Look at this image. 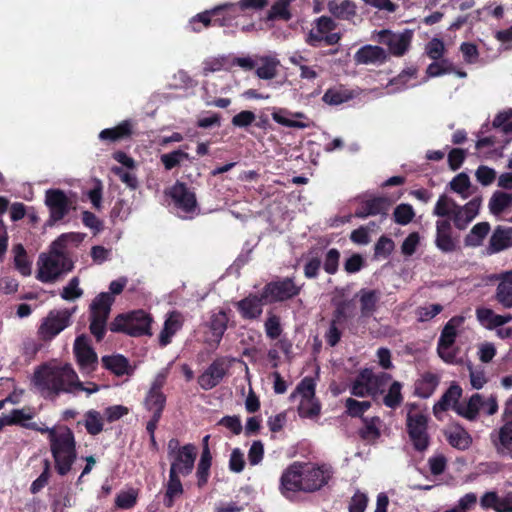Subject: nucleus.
<instances>
[{"instance_id":"49","label":"nucleus","mask_w":512,"mask_h":512,"mask_svg":"<svg viewBox=\"0 0 512 512\" xmlns=\"http://www.w3.org/2000/svg\"><path fill=\"white\" fill-rule=\"evenodd\" d=\"M192 160L193 158L182 149H176L160 156V161L166 170H172L184 162H192Z\"/></svg>"},{"instance_id":"9","label":"nucleus","mask_w":512,"mask_h":512,"mask_svg":"<svg viewBox=\"0 0 512 512\" xmlns=\"http://www.w3.org/2000/svg\"><path fill=\"white\" fill-rule=\"evenodd\" d=\"M498 398L495 394L484 396L474 393L467 400L461 401L456 407V413L470 421L476 420L481 414L492 416L498 411Z\"/></svg>"},{"instance_id":"38","label":"nucleus","mask_w":512,"mask_h":512,"mask_svg":"<svg viewBox=\"0 0 512 512\" xmlns=\"http://www.w3.org/2000/svg\"><path fill=\"white\" fill-rule=\"evenodd\" d=\"M417 69L415 67H407L403 69L395 78L389 82L391 93L399 92L417 85Z\"/></svg>"},{"instance_id":"17","label":"nucleus","mask_w":512,"mask_h":512,"mask_svg":"<svg viewBox=\"0 0 512 512\" xmlns=\"http://www.w3.org/2000/svg\"><path fill=\"white\" fill-rule=\"evenodd\" d=\"M229 317L224 309H215L211 311L209 320L206 323L208 331L205 334V343L212 348H216L227 330Z\"/></svg>"},{"instance_id":"31","label":"nucleus","mask_w":512,"mask_h":512,"mask_svg":"<svg viewBox=\"0 0 512 512\" xmlns=\"http://www.w3.org/2000/svg\"><path fill=\"white\" fill-rule=\"evenodd\" d=\"M476 318L485 329L497 330L499 327L509 323L512 320V315H500L490 308L480 307L476 309Z\"/></svg>"},{"instance_id":"12","label":"nucleus","mask_w":512,"mask_h":512,"mask_svg":"<svg viewBox=\"0 0 512 512\" xmlns=\"http://www.w3.org/2000/svg\"><path fill=\"white\" fill-rule=\"evenodd\" d=\"M114 301L110 293L102 292L90 305V331L99 341L106 332V323Z\"/></svg>"},{"instance_id":"50","label":"nucleus","mask_w":512,"mask_h":512,"mask_svg":"<svg viewBox=\"0 0 512 512\" xmlns=\"http://www.w3.org/2000/svg\"><path fill=\"white\" fill-rule=\"evenodd\" d=\"M222 70L229 71V54L220 55L215 57H208L202 63V74L207 76L210 73L219 72Z\"/></svg>"},{"instance_id":"51","label":"nucleus","mask_w":512,"mask_h":512,"mask_svg":"<svg viewBox=\"0 0 512 512\" xmlns=\"http://www.w3.org/2000/svg\"><path fill=\"white\" fill-rule=\"evenodd\" d=\"M439 384V378L433 373H425L416 384V393L421 398L430 397Z\"/></svg>"},{"instance_id":"48","label":"nucleus","mask_w":512,"mask_h":512,"mask_svg":"<svg viewBox=\"0 0 512 512\" xmlns=\"http://www.w3.org/2000/svg\"><path fill=\"white\" fill-rule=\"evenodd\" d=\"M166 404V396L163 392L149 390L145 399L144 406L152 415L161 416Z\"/></svg>"},{"instance_id":"13","label":"nucleus","mask_w":512,"mask_h":512,"mask_svg":"<svg viewBox=\"0 0 512 512\" xmlns=\"http://www.w3.org/2000/svg\"><path fill=\"white\" fill-rule=\"evenodd\" d=\"M407 431L413 446L418 451H424L429 445V437L427 434V416L411 406L407 413Z\"/></svg>"},{"instance_id":"8","label":"nucleus","mask_w":512,"mask_h":512,"mask_svg":"<svg viewBox=\"0 0 512 512\" xmlns=\"http://www.w3.org/2000/svg\"><path fill=\"white\" fill-rule=\"evenodd\" d=\"M391 380V375L385 372L374 374L370 369H363L350 385V393L356 397H375L384 393L385 387Z\"/></svg>"},{"instance_id":"6","label":"nucleus","mask_w":512,"mask_h":512,"mask_svg":"<svg viewBox=\"0 0 512 512\" xmlns=\"http://www.w3.org/2000/svg\"><path fill=\"white\" fill-rule=\"evenodd\" d=\"M315 387L314 379L305 377L290 395L292 401H298L297 411L301 418L317 420L320 416L321 404L315 397Z\"/></svg>"},{"instance_id":"52","label":"nucleus","mask_w":512,"mask_h":512,"mask_svg":"<svg viewBox=\"0 0 512 512\" xmlns=\"http://www.w3.org/2000/svg\"><path fill=\"white\" fill-rule=\"evenodd\" d=\"M212 465V455L210 449H202V453L197 464L196 477L198 479V486H204L210 475V468Z\"/></svg>"},{"instance_id":"19","label":"nucleus","mask_w":512,"mask_h":512,"mask_svg":"<svg viewBox=\"0 0 512 512\" xmlns=\"http://www.w3.org/2000/svg\"><path fill=\"white\" fill-rule=\"evenodd\" d=\"M73 350L81 372L92 373L97 366V355L85 335L76 338Z\"/></svg>"},{"instance_id":"3","label":"nucleus","mask_w":512,"mask_h":512,"mask_svg":"<svg viewBox=\"0 0 512 512\" xmlns=\"http://www.w3.org/2000/svg\"><path fill=\"white\" fill-rule=\"evenodd\" d=\"M56 472L67 475L77 460V447L73 431L66 427H53L45 431Z\"/></svg>"},{"instance_id":"40","label":"nucleus","mask_w":512,"mask_h":512,"mask_svg":"<svg viewBox=\"0 0 512 512\" xmlns=\"http://www.w3.org/2000/svg\"><path fill=\"white\" fill-rule=\"evenodd\" d=\"M362 317H370L377 309L381 293L377 290L362 289L358 293Z\"/></svg>"},{"instance_id":"18","label":"nucleus","mask_w":512,"mask_h":512,"mask_svg":"<svg viewBox=\"0 0 512 512\" xmlns=\"http://www.w3.org/2000/svg\"><path fill=\"white\" fill-rule=\"evenodd\" d=\"M300 291L291 278L274 281L267 284L262 292V298L266 302L284 301L296 296Z\"/></svg>"},{"instance_id":"30","label":"nucleus","mask_w":512,"mask_h":512,"mask_svg":"<svg viewBox=\"0 0 512 512\" xmlns=\"http://www.w3.org/2000/svg\"><path fill=\"white\" fill-rule=\"evenodd\" d=\"M226 374V367L222 360L214 361L198 378L202 389L210 390L217 386Z\"/></svg>"},{"instance_id":"11","label":"nucleus","mask_w":512,"mask_h":512,"mask_svg":"<svg viewBox=\"0 0 512 512\" xmlns=\"http://www.w3.org/2000/svg\"><path fill=\"white\" fill-rule=\"evenodd\" d=\"M151 322V317L145 311L138 310L116 317L111 325V330L124 332L131 336L150 335Z\"/></svg>"},{"instance_id":"60","label":"nucleus","mask_w":512,"mask_h":512,"mask_svg":"<svg viewBox=\"0 0 512 512\" xmlns=\"http://www.w3.org/2000/svg\"><path fill=\"white\" fill-rule=\"evenodd\" d=\"M402 384L398 381H394L389 386L387 394L383 398L384 404L389 408L398 407L402 401L403 397L401 394Z\"/></svg>"},{"instance_id":"16","label":"nucleus","mask_w":512,"mask_h":512,"mask_svg":"<svg viewBox=\"0 0 512 512\" xmlns=\"http://www.w3.org/2000/svg\"><path fill=\"white\" fill-rule=\"evenodd\" d=\"M74 310L67 309L53 310L44 318L40 328L39 335L44 340H49L58 335L70 324V318Z\"/></svg>"},{"instance_id":"45","label":"nucleus","mask_w":512,"mask_h":512,"mask_svg":"<svg viewBox=\"0 0 512 512\" xmlns=\"http://www.w3.org/2000/svg\"><path fill=\"white\" fill-rule=\"evenodd\" d=\"M330 13L340 19H350L355 15L356 6L350 0H331L328 3Z\"/></svg>"},{"instance_id":"14","label":"nucleus","mask_w":512,"mask_h":512,"mask_svg":"<svg viewBox=\"0 0 512 512\" xmlns=\"http://www.w3.org/2000/svg\"><path fill=\"white\" fill-rule=\"evenodd\" d=\"M413 31L405 29L402 32L381 30L373 34V40L386 46L391 55L401 57L405 55L411 46Z\"/></svg>"},{"instance_id":"44","label":"nucleus","mask_w":512,"mask_h":512,"mask_svg":"<svg viewBox=\"0 0 512 512\" xmlns=\"http://www.w3.org/2000/svg\"><path fill=\"white\" fill-rule=\"evenodd\" d=\"M236 5V3L224 4L222 6L215 7L212 9V15L214 16V25L218 26H231L233 21L241 16L242 11L231 12L230 6Z\"/></svg>"},{"instance_id":"59","label":"nucleus","mask_w":512,"mask_h":512,"mask_svg":"<svg viewBox=\"0 0 512 512\" xmlns=\"http://www.w3.org/2000/svg\"><path fill=\"white\" fill-rule=\"evenodd\" d=\"M138 498V492L134 488H128L126 490L120 491L115 499V505L120 509H130L132 508Z\"/></svg>"},{"instance_id":"43","label":"nucleus","mask_w":512,"mask_h":512,"mask_svg":"<svg viewBox=\"0 0 512 512\" xmlns=\"http://www.w3.org/2000/svg\"><path fill=\"white\" fill-rule=\"evenodd\" d=\"M83 240L79 233H64L54 240L50 246V252L60 255H66V249L70 245H78Z\"/></svg>"},{"instance_id":"39","label":"nucleus","mask_w":512,"mask_h":512,"mask_svg":"<svg viewBox=\"0 0 512 512\" xmlns=\"http://www.w3.org/2000/svg\"><path fill=\"white\" fill-rule=\"evenodd\" d=\"M388 203L384 198H371L364 201L355 212L358 218H366L374 215H386Z\"/></svg>"},{"instance_id":"7","label":"nucleus","mask_w":512,"mask_h":512,"mask_svg":"<svg viewBox=\"0 0 512 512\" xmlns=\"http://www.w3.org/2000/svg\"><path fill=\"white\" fill-rule=\"evenodd\" d=\"M73 268V263L67 255L52 252L43 253L37 262V279L43 283H52Z\"/></svg>"},{"instance_id":"21","label":"nucleus","mask_w":512,"mask_h":512,"mask_svg":"<svg viewBox=\"0 0 512 512\" xmlns=\"http://www.w3.org/2000/svg\"><path fill=\"white\" fill-rule=\"evenodd\" d=\"M34 412L31 409H13L0 418V428L5 425H19L23 428L45 433L48 427L32 421Z\"/></svg>"},{"instance_id":"24","label":"nucleus","mask_w":512,"mask_h":512,"mask_svg":"<svg viewBox=\"0 0 512 512\" xmlns=\"http://www.w3.org/2000/svg\"><path fill=\"white\" fill-rule=\"evenodd\" d=\"M512 247V227L497 226L489 239L485 248V254L488 256L500 253Z\"/></svg>"},{"instance_id":"22","label":"nucleus","mask_w":512,"mask_h":512,"mask_svg":"<svg viewBox=\"0 0 512 512\" xmlns=\"http://www.w3.org/2000/svg\"><path fill=\"white\" fill-rule=\"evenodd\" d=\"M271 117L277 124L296 129H306L313 126V121L303 112H293L286 108H273Z\"/></svg>"},{"instance_id":"55","label":"nucleus","mask_w":512,"mask_h":512,"mask_svg":"<svg viewBox=\"0 0 512 512\" xmlns=\"http://www.w3.org/2000/svg\"><path fill=\"white\" fill-rule=\"evenodd\" d=\"M343 317V311L341 309H337L334 318L332 319L330 326L325 334L326 342L330 346H335L341 339V330L339 328L340 320Z\"/></svg>"},{"instance_id":"26","label":"nucleus","mask_w":512,"mask_h":512,"mask_svg":"<svg viewBox=\"0 0 512 512\" xmlns=\"http://www.w3.org/2000/svg\"><path fill=\"white\" fill-rule=\"evenodd\" d=\"M504 420L505 423L491 434V438L499 454L512 458V419Z\"/></svg>"},{"instance_id":"53","label":"nucleus","mask_w":512,"mask_h":512,"mask_svg":"<svg viewBox=\"0 0 512 512\" xmlns=\"http://www.w3.org/2000/svg\"><path fill=\"white\" fill-rule=\"evenodd\" d=\"M450 189L458 194L463 200L468 199L471 194V181L466 173H459L449 183Z\"/></svg>"},{"instance_id":"64","label":"nucleus","mask_w":512,"mask_h":512,"mask_svg":"<svg viewBox=\"0 0 512 512\" xmlns=\"http://www.w3.org/2000/svg\"><path fill=\"white\" fill-rule=\"evenodd\" d=\"M345 407L348 415L352 417H360L371 407L370 401H358L353 398L345 400Z\"/></svg>"},{"instance_id":"29","label":"nucleus","mask_w":512,"mask_h":512,"mask_svg":"<svg viewBox=\"0 0 512 512\" xmlns=\"http://www.w3.org/2000/svg\"><path fill=\"white\" fill-rule=\"evenodd\" d=\"M354 59L358 64L381 65L387 61L388 54L380 46L365 45L355 53Z\"/></svg>"},{"instance_id":"56","label":"nucleus","mask_w":512,"mask_h":512,"mask_svg":"<svg viewBox=\"0 0 512 512\" xmlns=\"http://www.w3.org/2000/svg\"><path fill=\"white\" fill-rule=\"evenodd\" d=\"M103 365L116 375L127 373L128 361L121 355L105 356L102 358Z\"/></svg>"},{"instance_id":"10","label":"nucleus","mask_w":512,"mask_h":512,"mask_svg":"<svg viewBox=\"0 0 512 512\" xmlns=\"http://www.w3.org/2000/svg\"><path fill=\"white\" fill-rule=\"evenodd\" d=\"M197 449L193 444L180 446L177 439L168 442V457L170 459V472L187 476L194 468Z\"/></svg>"},{"instance_id":"37","label":"nucleus","mask_w":512,"mask_h":512,"mask_svg":"<svg viewBox=\"0 0 512 512\" xmlns=\"http://www.w3.org/2000/svg\"><path fill=\"white\" fill-rule=\"evenodd\" d=\"M355 94L352 90L336 85L328 88L322 96V101L330 106H337L352 100Z\"/></svg>"},{"instance_id":"62","label":"nucleus","mask_w":512,"mask_h":512,"mask_svg":"<svg viewBox=\"0 0 512 512\" xmlns=\"http://www.w3.org/2000/svg\"><path fill=\"white\" fill-rule=\"evenodd\" d=\"M394 220L400 225H407L415 216L414 209L409 204H400L394 210Z\"/></svg>"},{"instance_id":"61","label":"nucleus","mask_w":512,"mask_h":512,"mask_svg":"<svg viewBox=\"0 0 512 512\" xmlns=\"http://www.w3.org/2000/svg\"><path fill=\"white\" fill-rule=\"evenodd\" d=\"M512 118V109H506L499 112L494 120L493 127L496 129H500L504 135H508L512 133V123L509 120Z\"/></svg>"},{"instance_id":"63","label":"nucleus","mask_w":512,"mask_h":512,"mask_svg":"<svg viewBox=\"0 0 512 512\" xmlns=\"http://www.w3.org/2000/svg\"><path fill=\"white\" fill-rule=\"evenodd\" d=\"M470 384L473 389L480 390L488 382L486 373L483 368L474 367L473 365L468 366Z\"/></svg>"},{"instance_id":"25","label":"nucleus","mask_w":512,"mask_h":512,"mask_svg":"<svg viewBox=\"0 0 512 512\" xmlns=\"http://www.w3.org/2000/svg\"><path fill=\"white\" fill-rule=\"evenodd\" d=\"M289 62L298 67L300 78L308 81H314L322 73L323 68L311 60L303 52L295 51L289 56Z\"/></svg>"},{"instance_id":"4","label":"nucleus","mask_w":512,"mask_h":512,"mask_svg":"<svg viewBox=\"0 0 512 512\" xmlns=\"http://www.w3.org/2000/svg\"><path fill=\"white\" fill-rule=\"evenodd\" d=\"M481 205V196H476L461 206L450 196L442 194L436 201L433 215L442 219L447 217L457 229L464 230L478 216Z\"/></svg>"},{"instance_id":"2","label":"nucleus","mask_w":512,"mask_h":512,"mask_svg":"<svg viewBox=\"0 0 512 512\" xmlns=\"http://www.w3.org/2000/svg\"><path fill=\"white\" fill-rule=\"evenodd\" d=\"M333 474L328 464L294 462L283 471L279 489L285 497L296 492H316L329 483Z\"/></svg>"},{"instance_id":"23","label":"nucleus","mask_w":512,"mask_h":512,"mask_svg":"<svg viewBox=\"0 0 512 512\" xmlns=\"http://www.w3.org/2000/svg\"><path fill=\"white\" fill-rule=\"evenodd\" d=\"M335 25L331 18L320 17L317 20L315 29H313L307 38L308 44L311 46H319L322 42L327 45H334L339 41V35L337 33H331L334 30Z\"/></svg>"},{"instance_id":"34","label":"nucleus","mask_w":512,"mask_h":512,"mask_svg":"<svg viewBox=\"0 0 512 512\" xmlns=\"http://www.w3.org/2000/svg\"><path fill=\"white\" fill-rule=\"evenodd\" d=\"M264 298L250 295L237 302V308L244 319L252 320L260 317L263 311Z\"/></svg>"},{"instance_id":"42","label":"nucleus","mask_w":512,"mask_h":512,"mask_svg":"<svg viewBox=\"0 0 512 512\" xmlns=\"http://www.w3.org/2000/svg\"><path fill=\"white\" fill-rule=\"evenodd\" d=\"M133 123L130 120H124L119 125L113 128H107L99 133V139L102 141L115 142L132 133Z\"/></svg>"},{"instance_id":"54","label":"nucleus","mask_w":512,"mask_h":512,"mask_svg":"<svg viewBox=\"0 0 512 512\" xmlns=\"http://www.w3.org/2000/svg\"><path fill=\"white\" fill-rule=\"evenodd\" d=\"M14 264L16 269L23 276H29L32 272V262L29 260L27 253L22 245H16L13 248Z\"/></svg>"},{"instance_id":"46","label":"nucleus","mask_w":512,"mask_h":512,"mask_svg":"<svg viewBox=\"0 0 512 512\" xmlns=\"http://www.w3.org/2000/svg\"><path fill=\"white\" fill-rule=\"evenodd\" d=\"M489 231L490 224L488 222L475 224L464 239L465 245L468 247H478L482 245Z\"/></svg>"},{"instance_id":"57","label":"nucleus","mask_w":512,"mask_h":512,"mask_svg":"<svg viewBox=\"0 0 512 512\" xmlns=\"http://www.w3.org/2000/svg\"><path fill=\"white\" fill-rule=\"evenodd\" d=\"M84 426L90 435H98L103 430L102 415L96 410L87 411Z\"/></svg>"},{"instance_id":"15","label":"nucleus","mask_w":512,"mask_h":512,"mask_svg":"<svg viewBox=\"0 0 512 512\" xmlns=\"http://www.w3.org/2000/svg\"><path fill=\"white\" fill-rule=\"evenodd\" d=\"M169 195L174 202L179 217L187 219L196 214L197 202L195 194L183 183L174 184Z\"/></svg>"},{"instance_id":"27","label":"nucleus","mask_w":512,"mask_h":512,"mask_svg":"<svg viewBox=\"0 0 512 512\" xmlns=\"http://www.w3.org/2000/svg\"><path fill=\"white\" fill-rule=\"evenodd\" d=\"M435 245L442 252L449 253L456 249V240L452 237V225L448 219L436 221Z\"/></svg>"},{"instance_id":"32","label":"nucleus","mask_w":512,"mask_h":512,"mask_svg":"<svg viewBox=\"0 0 512 512\" xmlns=\"http://www.w3.org/2000/svg\"><path fill=\"white\" fill-rule=\"evenodd\" d=\"M280 61L275 55H256L255 74L259 79L271 80L276 77Z\"/></svg>"},{"instance_id":"33","label":"nucleus","mask_w":512,"mask_h":512,"mask_svg":"<svg viewBox=\"0 0 512 512\" xmlns=\"http://www.w3.org/2000/svg\"><path fill=\"white\" fill-rule=\"evenodd\" d=\"M183 322V316L179 312L173 311L167 315L159 335V343L162 347L171 343L173 336L182 328Z\"/></svg>"},{"instance_id":"35","label":"nucleus","mask_w":512,"mask_h":512,"mask_svg":"<svg viewBox=\"0 0 512 512\" xmlns=\"http://www.w3.org/2000/svg\"><path fill=\"white\" fill-rule=\"evenodd\" d=\"M499 283L496 288L495 299L506 309L512 308V273H501L497 276Z\"/></svg>"},{"instance_id":"28","label":"nucleus","mask_w":512,"mask_h":512,"mask_svg":"<svg viewBox=\"0 0 512 512\" xmlns=\"http://www.w3.org/2000/svg\"><path fill=\"white\" fill-rule=\"evenodd\" d=\"M504 190L494 191L488 201V210L497 219H501L512 210V193Z\"/></svg>"},{"instance_id":"5","label":"nucleus","mask_w":512,"mask_h":512,"mask_svg":"<svg viewBox=\"0 0 512 512\" xmlns=\"http://www.w3.org/2000/svg\"><path fill=\"white\" fill-rule=\"evenodd\" d=\"M465 322V316H454L444 325L440 333L437 354L447 364L458 363L459 349L455 347V342L457 337L465 332Z\"/></svg>"},{"instance_id":"36","label":"nucleus","mask_w":512,"mask_h":512,"mask_svg":"<svg viewBox=\"0 0 512 512\" xmlns=\"http://www.w3.org/2000/svg\"><path fill=\"white\" fill-rule=\"evenodd\" d=\"M462 395V388L453 383L447 391L442 395L437 403L433 407L434 414L437 415L440 412L446 411L452 408L456 412L457 405H460L459 399Z\"/></svg>"},{"instance_id":"47","label":"nucleus","mask_w":512,"mask_h":512,"mask_svg":"<svg viewBox=\"0 0 512 512\" xmlns=\"http://www.w3.org/2000/svg\"><path fill=\"white\" fill-rule=\"evenodd\" d=\"M445 434L449 444L459 450H465L471 444L470 435L461 427L450 428Z\"/></svg>"},{"instance_id":"20","label":"nucleus","mask_w":512,"mask_h":512,"mask_svg":"<svg viewBox=\"0 0 512 512\" xmlns=\"http://www.w3.org/2000/svg\"><path fill=\"white\" fill-rule=\"evenodd\" d=\"M45 205L49 209L50 220L57 222L62 220L69 212L71 201L64 191L48 189L45 192Z\"/></svg>"},{"instance_id":"58","label":"nucleus","mask_w":512,"mask_h":512,"mask_svg":"<svg viewBox=\"0 0 512 512\" xmlns=\"http://www.w3.org/2000/svg\"><path fill=\"white\" fill-rule=\"evenodd\" d=\"M364 427L361 430V435L366 440H375L380 436V428L382 421L379 417L363 419Z\"/></svg>"},{"instance_id":"1","label":"nucleus","mask_w":512,"mask_h":512,"mask_svg":"<svg viewBox=\"0 0 512 512\" xmlns=\"http://www.w3.org/2000/svg\"><path fill=\"white\" fill-rule=\"evenodd\" d=\"M32 384L45 399L54 400L61 394L77 396L84 392L87 396L97 393L100 386L94 382H81L70 364H45L38 367Z\"/></svg>"},{"instance_id":"41","label":"nucleus","mask_w":512,"mask_h":512,"mask_svg":"<svg viewBox=\"0 0 512 512\" xmlns=\"http://www.w3.org/2000/svg\"><path fill=\"white\" fill-rule=\"evenodd\" d=\"M184 492L180 474L169 471V478L166 483V492L164 496V505L168 508L172 507L175 500Z\"/></svg>"}]
</instances>
